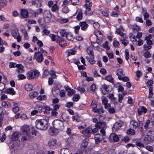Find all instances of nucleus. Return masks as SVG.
<instances>
[{"mask_svg":"<svg viewBox=\"0 0 154 154\" xmlns=\"http://www.w3.org/2000/svg\"><path fill=\"white\" fill-rule=\"evenodd\" d=\"M79 26L81 27V29L83 31H85L88 26V24L85 21L80 22Z\"/></svg>","mask_w":154,"mask_h":154,"instance_id":"dca6fc26","label":"nucleus"},{"mask_svg":"<svg viewBox=\"0 0 154 154\" xmlns=\"http://www.w3.org/2000/svg\"><path fill=\"white\" fill-rule=\"evenodd\" d=\"M2 105L5 108L8 107V106L9 103L7 101H3L2 102Z\"/></svg>","mask_w":154,"mask_h":154,"instance_id":"864d4df0","label":"nucleus"},{"mask_svg":"<svg viewBox=\"0 0 154 154\" xmlns=\"http://www.w3.org/2000/svg\"><path fill=\"white\" fill-rule=\"evenodd\" d=\"M147 112V109L143 106H140L138 109V114L139 115L142 114L143 113H146Z\"/></svg>","mask_w":154,"mask_h":154,"instance_id":"f3484780","label":"nucleus"},{"mask_svg":"<svg viewBox=\"0 0 154 154\" xmlns=\"http://www.w3.org/2000/svg\"><path fill=\"white\" fill-rule=\"evenodd\" d=\"M39 74V72L37 70L31 71L27 73L26 77L29 79H34L38 77Z\"/></svg>","mask_w":154,"mask_h":154,"instance_id":"39448f33","label":"nucleus"},{"mask_svg":"<svg viewBox=\"0 0 154 154\" xmlns=\"http://www.w3.org/2000/svg\"><path fill=\"white\" fill-rule=\"evenodd\" d=\"M82 132L85 137H89L92 133V128H88L82 131Z\"/></svg>","mask_w":154,"mask_h":154,"instance_id":"1a4fd4ad","label":"nucleus"},{"mask_svg":"<svg viewBox=\"0 0 154 154\" xmlns=\"http://www.w3.org/2000/svg\"><path fill=\"white\" fill-rule=\"evenodd\" d=\"M103 46L107 50H108L110 49V47L109 46L108 42L107 41L105 43L103 44Z\"/></svg>","mask_w":154,"mask_h":154,"instance_id":"49530a36","label":"nucleus"},{"mask_svg":"<svg viewBox=\"0 0 154 154\" xmlns=\"http://www.w3.org/2000/svg\"><path fill=\"white\" fill-rule=\"evenodd\" d=\"M60 35L61 36L63 37L66 36L67 34V32L65 29H63L61 30L60 32Z\"/></svg>","mask_w":154,"mask_h":154,"instance_id":"09e8293b","label":"nucleus"},{"mask_svg":"<svg viewBox=\"0 0 154 154\" xmlns=\"http://www.w3.org/2000/svg\"><path fill=\"white\" fill-rule=\"evenodd\" d=\"M32 4L36 6H38L41 5L42 1L40 0H35L32 1Z\"/></svg>","mask_w":154,"mask_h":154,"instance_id":"cd10ccee","label":"nucleus"},{"mask_svg":"<svg viewBox=\"0 0 154 154\" xmlns=\"http://www.w3.org/2000/svg\"><path fill=\"white\" fill-rule=\"evenodd\" d=\"M6 92L12 95H13L15 94V91L14 90V89L12 88H10L6 90Z\"/></svg>","mask_w":154,"mask_h":154,"instance_id":"c756f323","label":"nucleus"},{"mask_svg":"<svg viewBox=\"0 0 154 154\" xmlns=\"http://www.w3.org/2000/svg\"><path fill=\"white\" fill-rule=\"evenodd\" d=\"M50 74V73L49 72L48 70L47 69H46L44 71L42 75V77L43 78L49 75Z\"/></svg>","mask_w":154,"mask_h":154,"instance_id":"79ce46f5","label":"nucleus"},{"mask_svg":"<svg viewBox=\"0 0 154 154\" xmlns=\"http://www.w3.org/2000/svg\"><path fill=\"white\" fill-rule=\"evenodd\" d=\"M50 37L51 38L52 41H56V35L54 34H50L49 35Z\"/></svg>","mask_w":154,"mask_h":154,"instance_id":"0e129e2a","label":"nucleus"},{"mask_svg":"<svg viewBox=\"0 0 154 154\" xmlns=\"http://www.w3.org/2000/svg\"><path fill=\"white\" fill-rule=\"evenodd\" d=\"M25 88L27 91H30L32 90L33 87L31 84H26L25 85Z\"/></svg>","mask_w":154,"mask_h":154,"instance_id":"393cba45","label":"nucleus"},{"mask_svg":"<svg viewBox=\"0 0 154 154\" xmlns=\"http://www.w3.org/2000/svg\"><path fill=\"white\" fill-rule=\"evenodd\" d=\"M108 100L105 98H104L102 99V104L104 105L105 108L110 106V104L108 103Z\"/></svg>","mask_w":154,"mask_h":154,"instance_id":"b1692460","label":"nucleus"},{"mask_svg":"<svg viewBox=\"0 0 154 154\" xmlns=\"http://www.w3.org/2000/svg\"><path fill=\"white\" fill-rule=\"evenodd\" d=\"M144 56L145 57L149 58L151 57L150 53L148 51H147L144 53Z\"/></svg>","mask_w":154,"mask_h":154,"instance_id":"69168bd1","label":"nucleus"},{"mask_svg":"<svg viewBox=\"0 0 154 154\" xmlns=\"http://www.w3.org/2000/svg\"><path fill=\"white\" fill-rule=\"evenodd\" d=\"M140 123L139 121H137L134 120H131V124L134 128H136L140 125Z\"/></svg>","mask_w":154,"mask_h":154,"instance_id":"6ab92c4d","label":"nucleus"},{"mask_svg":"<svg viewBox=\"0 0 154 154\" xmlns=\"http://www.w3.org/2000/svg\"><path fill=\"white\" fill-rule=\"evenodd\" d=\"M127 134L129 135H134L135 134V131L131 129H129L127 131Z\"/></svg>","mask_w":154,"mask_h":154,"instance_id":"a19ab883","label":"nucleus"},{"mask_svg":"<svg viewBox=\"0 0 154 154\" xmlns=\"http://www.w3.org/2000/svg\"><path fill=\"white\" fill-rule=\"evenodd\" d=\"M153 81L152 80H148L146 82L147 85L149 86H152L153 84Z\"/></svg>","mask_w":154,"mask_h":154,"instance_id":"680f3d73","label":"nucleus"},{"mask_svg":"<svg viewBox=\"0 0 154 154\" xmlns=\"http://www.w3.org/2000/svg\"><path fill=\"white\" fill-rule=\"evenodd\" d=\"M58 7L57 6V4H54L51 7V10L53 12H55L58 9Z\"/></svg>","mask_w":154,"mask_h":154,"instance_id":"37998d69","label":"nucleus"},{"mask_svg":"<svg viewBox=\"0 0 154 154\" xmlns=\"http://www.w3.org/2000/svg\"><path fill=\"white\" fill-rule=\"evenodd\" d=\"M46 17H48L51 18V15L50 12L48 11H46L44 12V16Z\"/></svg>","mask_w":154,"mask_h":154,"instance_id":"de8ad7c7","label":"nucleus"},{"mask_svg":"<svg viewBox=\"0 0 154 154\" xmlns=\"http://www.w3.org/2000/svg\"><path fill=\"white\" fill-rule=\"evenodd\" d=\"M50 74L52 78H55L56 77V75L55 74V72L53 70H51L50 71Z\"/></svg>","mask_w":154,"mask_h":154,"instance_id":"13d9d810","label":"nucleus"},{"mask_svg":"<svg viewBox=\"0 0 154 154\" xmlns=\"http://www.w3.org/2000/svg\"><path fill=\"white\" fill-rule=\"evenodd\" d=\"M152 46L149 45H147L145 44L143 46V47L145 50H148L152 48Z\"/></svg>","mask_w":154,"mask_h":154,"instance_id":"3c124183","label":"nucleus"},{"mask_svg":"<svg viewBox=\"0 0 154 154\" xmlns=\"http://www.w3.org/2000/svg\"><path fill=\"white\" fill-rule=\"evenodd\" d=\"M19 108L18 106H14L12 109L13 111L15 113H16L19 111Z\"/></svg>","mask_w":154,"mask_h":154,"instance_id":"e2e57ef3","label":"nucleus"},{"mask_svg":"<svg viewBox=\"0 0 154 154\" xmlns=\"http://www.w3.org/2000/svg\"><path fill=\"white\" fill-rule=\"evenodd\" d=\"M77 89L81 93H84L85 91V90L83 88L79 87Z\"/></svg>","mask_w":154,"mask_h":154,"instance_id":"774afa93","label":"nucleus"},{"mask_svg":"<svg viewBox=\"0 0 154 154\" xmlns=\"http://www.w3.org/2000/svg\"><path fill=\"white\" fill-rule=\"evenodd\" d=\"M32 135L31 134H29V135L28 134H25L22 137L21 140L23 142L28 140L31 139L32 138Z\"/></svg>","mask_w":154,"mask_h":154,"instance_id":"a211bd4d","label":"nucleus"},{"mask_svg":"<svg viewBox=\"0 0 154 154\" xmlns=\"http://www.w3.org/2000/svg\"><path fill=\"white\" fill-rule=\"evenodd\" d=\"M34 58L38 62L42 61L43 60V57L42 54L39 52H35L34 53Z\"/></svg>","mask_w":154,"mask_h":154,"instance_id":"6e6552de","label":"nucleus"},{"mask_svg":"<svg viewBox=\"0 0 154 154\" xmlns=\"http://www.w3.org/2000/svg\"><path fill=\"white\" fill-rule=\"evenodd\" d=\"M66 37L67 39H68V40H70L71 41L73 40V36L70 32H68Z\"/></svg>","mask_w":154,"mask_h":154,"instance_id":"c9c22d12","label":"nucleus"},{"mask_svg":"<svg viewBox=\"0 0 154 154\" xmlns=\"http://www.w3.org/2000/svg\"><path fill=\"white\" fill-rule=\"evenodd\" d=\"M49 133L51 135L57 134L59 132V130L55 129L54 128H51L49 130Z\"/></svg>","mask_w":154,"mask_h":154,"instance_id":"4be33fe9","label":"nucleus"},{"mask_svg":"<svg viewBox=\"0 0 154 154\" xmlns=\"http://www.w3.org/2000/svg\"><path fill=\"white\" fill-rule=\"evenodd\" d=\"M20 133L21 134L23 135L25 134L33 135L36 134V132H35L31 133L30 128L28 126L26 125H24L21 127Z\"/></svg>","mask_w":154,"mask_h":154,"instance_id":"7ed1b4c3","label":"nucleus"},{"mask_svg":"<svg viewBox=\"0 0 154 154\" xmlns=\"http://www.w3.org/2000/svg\"><path fill=\"white\" fill-rule=\"evenodd\" d=\"M21 14L23 17L26 18L28 16V12L26 10L23 9L21 11Z\"/></svg>","mask_w":154,"mask_h":154,"instance_id":"412c9836","label":"nucleus"},{"mask_svg":"<svg viewBox=\"0 0 154 154\" xmlns=\"http://www.w3.org/2000/svg\"><path fill=\"white\" fill-rule=\"evenodd\" d=\"M73 29H74V32L76 34H79V30L80 29V26L79 25L75 26L73 28Z\"/></svg>","mask_w":154,"mask_h":154,"instance_id":"f704fd0d","label":"nucleus"},{"mask_svg":"<svg viewBox=\"0 0 154 154\" xmlns=\"http://www.w3.org/2000/svg\"><path fill=\"white\" fill-rule=\"evenodd\" d=\"M48 144L50 147L54 146L57 144V140L55 139H51L48 141Z\"/></svg>","mask_w":154,"mask_h":154,"instance_id":"aec40b11","label":"nucleus"},{"mask_svg":"<svg viewBox=\"0 0 154 154\" xmlns=\"http://www.w3.org/2000/svg\"><path fill=\"white\" fill-rule=\"evenodd\" d=\"M94 112L98 113H101L104 112V110L102 109H96L95 110Z\"/></svg>","mask_w":154,"mask_h":154,"instance_id":"052dcab7","label":"nucleus"},{"mask_svg":"<svg viewBox=\"0 0 154 154\" xmlns=\"http://www.w3.org/2000/svg\"><path fill=\"white\" fill-rule=\"evenodd\" d=\"M12 35L13 37L17 39L18 42H20L21 41V37L20 35L19 32L17 30H13Z\"/></svg>","mask_w":154,"mask_h":154,"instance_id":"9b49d317","label":"nucleus"},{"mask_svg":"<svg viewBox=\"0 0 154 154\" xmlns=\"http://www.w3.org/2000/svg\"><path fill=\"white\" fill-rule=\"evenodd\" d=\"M106 109H108L109 112L110 113H114L115 112L116 110L112 107H111L110 105V106L108 107H106Z\"/></svg>","mask_w":154,"mask_h":154,"instance_id":"58836bf2","label":"nucleus"},{"mask_svg":"<svg viewBox=\"0 0 154 154\" xmlns=\"http://www.w3.org/2000/svg\"><path fill=\"white\" fill-rule=\"evenodd\" d=\"M17 77L19 80H23L26 79V76L23 74H19L17 76Z\"/></svg>","mask_w":154,"mask_h":154,"instance_id":"6e6d98bb","label":"nucleus"},{"mask_svg":"<svg viewBox=\"0 0 154 154\" xmlns=\"http://www.w3.org/2000/svg\"><path fill=\"white\" fill-rule=\"evenodd\" d=\"M104 79L110 82L113 83V79L112 77V75H110L106 76Z\"/></svg>","mask_w":154,"mask_h":154,"instance_id":"bb28decb","label":"nucleus"},{"mask_svg":"<svg viewBox=\"0 0 154 154\" xmlns=\"http://www.w3.org/2000/svg\"><path fill=\"white\" fill-rule=\"evenodd\" d=\"M36 127L39 129L45 130L48 126V121L45 119H37L35 122Z\"/></svg>","mask_w":154,"mask_h":154,"instance_id":"f257e3e1","label":"nucleus"},{"mask_svg":"<svg viewBox=\"0 0 154 154\" xmlns=\"http://www.w3.org/2000/svg\"><path fill=\"white\" fill-rule=\"evenodd\" d=\"M114 46L116 48H118L119 46V42L116 40H115L113 43Z\"/></svg>","mask_w":154,"mask_h":154,"instance_id":"5fc2aeb1","label":"nucleus"},{"mask_svg":"<svg viewBox=\"0 0 154 154\" xmlns=\"http://www.w3.org/2000/svg\"><path fill=\"white\" fill-rule=\"evenodd\" d=\"M15 67L17 68L16 71L18 73H23L24 71V66L22 64H17L16 65Z\"/></svg>","mask_w":154,"mask_h":154,"instance_id":"2eb2a0df","label":"nucleus"},{"mask_svg":"<svg viewBox=\"0 0 154 154\" xmlns=\"http://www.w3.org/2000/svg\"><path fill=\"white\" fill-rule=\"evenodd\" d=\"M53 125L54 128L59 131L62 130L64 128L63 122L60 120H54L53 122Z\"/></svg>","mask_w":154,"mask_h":154,"instance_id":"20e7f679","label":"nucleus"},{"mask_svg":"<svg viewBox=\"0 0 154 154\" xmlns=\"http://www.w3.org/2000/svg\"><path fill=\"white\" fill-rule=\"evenodd\" d=\"M19 133L18 132H14L10 137V140L12 141H17L19 138Z\"/></svg>","mask_w":154,"mask_h":154,"instance_id":"9d476101","label":"nucleus"},{"mask_svg":"<svg viewBox=\"0 0 154 154\" xmlns=\"http://www.w3.org/2000/svg\"><path fill=\"white\" fill-rule=\"evenodd\" d=\"M119 136H120V135L119 136L114 133L111 134L109 137L110 141L111 142H118L119 140Z\"/></svg>","mask_w":154,"mask_h":154,"instance_id":"0eeeda50","label":"nucleus"},{"mask_svg":"<svg viewBox=\"0 0 154 154\" xmlns=\"http://www.w3.org/2000/svg\"><path fill=\"white\" fill-rule=\"evenodd\" d=\"M123 122L119 121L116 122L113 126V129L116 131H117L123 125Z\"/></svg>","mask_w":154,"mask_h":154,"instance_id":"f8f14e48","label":"nucleus"},{"mask_svg":"<svg viewBox=\"0 0 154 154\" xmlns=\"http://www.w3.org/2000/svg\"><path fill=\"white\" fill-rule=\"evenodd\" d=\"M62 11L63 13H67L69 12V10L67 7L65 6L62 8Z\"/></svg>","mask_w":154,"mask_h":154,"instance_id":"4d7b16f0","label":"nucleus"},{"mask_svg":"<svg viewBox=\"0 0 154 154\" xmlns=\"http://www.w3.org/2000/svg\"><path fill=\"white\" fill-rule=\"evenodd\" d=\"M90 40L92 46L94 47H97L99 46V44L98 43L96 42L97 41H96V40L94 41L92 38V40Z\"/></svg>","mask_w":154,"mask_h":154,"instance_id":"72a5a7b5","label":"nucleus"},{"mask_svg":"<svg viewBox=\"0 0 154 154\" xmlns=\"http://www.w3.org/2000/svg\"><path fill=\"white\" fill-rule=\"evenodd\" d=\"M64 88L68 93L67 95L69 96H72L75 92V90L71 89L68 85L65 86Z\"/></svg>","mask_w":154,"mask_h":154,"instance_id":"4468645a","label":"nucleus"},{"mask_svg":"<svg viewBox=\"0 0 154 154\" xmlns=\"http://www.w3.org/2000/svg\"><path fill=\"white\" fill-rule=\"evenodd\" d=\"M92 5L91 2H86L85 5V8H91Z\"/></svg>","mask_w":154,"mask_h":154,"instance_id":"bf43d9fd","label":"nucleus"},{"mask_svg":"<svg viewBox=\"0 0 154 154\" xmlns=\"http://www.w3.org/2000/svg\"><path fill=\"white\" fill-rule=\"evenodd\" d=\"M154 139V137L152 136L146 135L143 139L144 141H152Z\"/></svg>","mask_w":154,"mask_h":154,"instance_id":"a878e982","label":"nucleus"},{"mask_svg":"<svg viewBox=\"0 0 154 154\" xmlns=\"http://www.w3.org/2000/svg\"><path fill=\"white\" fill-rule=\"evenodd\" d=\"M93 12L91 10V8H86V11L85 14L86 15L90 16L93 14Z\"/></svg>","mask_w":154,"mask_h":154,"instance_id":"c85d7f7f","label":"nucleus"},{"mask_svg":"<svg viewBox=\"0 0 154 154\" xmlns=\"http://www.w3.org/2000/svg\"><path fill=\"white\" fill-rule=\"evenodd\" d=\"M91 89L93 92H94L96 89V85L95 84H93L91 86Z\"/></svg>","mask_w":154,"mask_h":154,"instance_id":"338daca9","label":"nucleus"},{"mask_svg":"<svg viewBox=\"0 0 154 154\" xmlns=\"http://www.w3.org/2000/svg\"><path fill=\"white\" fill-rule=\"evenodd\" d=\"M101 87L102 89L104 90L107 93L109 91V88L110 87L109 85H107L106 84H103L102 85Z\"/></svg>","mask_w":154,"mask_h":154,"instance_id":"7c9ffc66","label":"nucleus"},{"mask_svg":"<svg viewBox=\"0 0 154 154\" xmlns=\"http://www.w3.org/2000/svg\"><path fill=\"white\" fill-rule=\"evenodd\" d=\"M7 3L6 0H0V6L3 8L6 5Z\"/></svg>","mask_w":154,"mask_h":154,"instance_id":"4c0bfd02","label":"nucleus"},{"mask_svg":"<svg viewBox=\"0 0 154 154\" xmlns=\"http://www.w3.org/2000/svg\"><path fill=\"white\" fill-rule=\"evenodd\" d=\"M76 51L74 50H68L66 51V53L67 54L68 56H69L71 55L75 54L76 53Z\"/></svg>","mask_w":154,"mask_h":154,"instance_id":"2f4dec72","label":"nucleus"},{"mask_svg":"<svg viewBox=\"0 0 154 154\" xmlns=\"http://www.w3.org/2000/svg\"><path fill=\"white\" fill-rule=\"evenodd\" d=\"M86 51L87 53L90 55V57L91 58H94L93 50L91 47H88L87 48Z\"/></svg>","mask_w":154,"mask_h":154,"instance_id":"5701e85b","label":"nucleus"},{"mask_svg":"<svg viewBox=\"0 0 154 154\" xmlns=\"http://www.w3.org/2000/svg\"><path fill=\"white\" fill-rule=\"evenodd\" d=\"M125 58L126 60H128L129 57V53L128 50L126 49L125 51Z\"/></svg>","mask_w":154,"mask_h":154,"instance_id":"603ef678","label":"nucleus"},{"mask_svg":"<svg viewBox=\"0 0 154 154\" xmlns=\"http://www.w3.org/2000/svg\"><path fill=\"white\" fill-rule=\"evenodd\" d=\"M91 58H90L88 57H86L87 60L91 64H95L96 61L95 60L93 59L94 58H91Z\"/></svg>","mask_w":154,"mask_h":154,"instance_id":"c03bdc74","label":"nucleus"},{"mask_svg":"<svg viewBox=\"0 0 154 154\" xmlns=\"http://www.w3.org/2000/svg\"><path fill=\"white\" fill-rule=\"evenodd\" d=\"M102 37V35L100 31L96 30L94 32V35H92L90 38V40H92V39L94 38L96 39V41H97V39L100 40Z\"/></svg>","mask_w":154,"mask_h":154,"instance_id":"423d86ee","label":"nucleus"},{"mask_svg":"<svg viewBox=\"0 0 154 154\" xmlns=\"http://www.w3.org/2000/svg\"><path fill=\"white\" fill-rule=\"evenodd\" d=\"M43 35H48L50 33V31L47 29H44L42 32Z\"/></svg>","mask_w":154,"mask_h":154,"instance_id":"a18cd8bd","label":"nucleus"},{"mask_svg":"<svg viewBox=\"0 0 154 154\" xmlns=\"http://www.w3.org/2000/svg\"><path fill=\"white\" fill-rule=\"evenodd\" d=\"M77 15L76 18L78 20H79L81 19L83 17V13L81 11L77 12Z\"/></svg>","mask_w":154,"mask_h":154,"instance_id":"473e14b6","label":"nucleus"},{"mask_svg":"<svg viewBox=\"0 0 154 154\" xmlns=\"http://www.w3.org/2000/svg\"><path fill=\"white\" fill-rule=\"evenodd\" d=\"M132 29L134 31H138L140 30L139 27L136 24H134L132 25Z\"/></svg>","mask_w":154,"mask_h":154,"instance_id":"ea45409f","label":"nucleus"},{"mask_svg":"<svg viewBox=\"0 0 154 154\" xmlns=\"http://www.w3.org/2000/svg\"><path fill=\"white\" fill-rule=\"evenodd\" d=\"M106 123L103 121H100L97 122L95 124V126L97 128L99 129L102 128L100 130V133L102 134L103 139L106 137V132L103 129L106 127Z\"/></svg>","mask_w":154,"mask_h":154,"instance_id":"f03ea898","label":"nucleus"},{"mask_svg":"<svg viewBox=\"0 0 154 154\" xmlns=\"http://www.w3.org/2000/svg\"><path fill=\"white\" fill-rule=\"evenodd\" d=\"M42 10L41 8H39L37 9L35 13V16H36L37 15H38L42 12Z\"/></svg>","mask_w":154,"mask_h":154,"instance_id":"8fccbe9b","label":"nucleus"},{"mask_svg":"<svg viewBox=\"0 0 154 154\" xmlns=\"http://www.w3.org/2000/svg\"><path fill=\"white\" fill-rule=\"evenodd\" d=\"M126 38H121L120 39L121 42L125 46L127 45L128 43V40H126Z\"/></svg>","mask_w":154,"mask_h":154,"instance_id":"e433bc0d","label":"nucleus"},{"mask_svg":"<svg viewBox=\"0 0 154 154\" xmlns=\"http://www.w3.org/2000/svg\"><path fill=\"white\" fill-rule=\"evenodd\" d=\"M56 42L59 43L62 47L65 46L66 45V41L60 36H58L57 37Z\"/></svg>","mask_w":154,"mask_h":154,"instance_id":"ddd939ff","label":"nucleus"}]
</instances>
